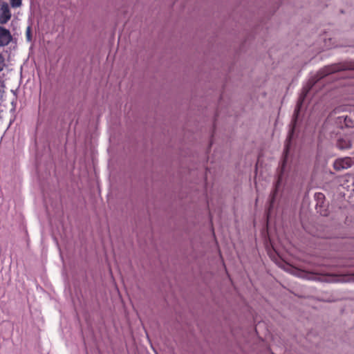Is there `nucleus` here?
I'll use <instances>...</instances> for the list:
<instances>
[{
	"mask_svg": "<svg viewBox=\"0 0 354 354\" xmlns=\"http://www.w3.org/2000/svg\"><path fill=\"white\" fill-rule=\"evenodd\" d=\"M344 117H345V115H339L335 119V123L342 129H345Z\"/></svg>",
	"mask_w": 354,
	"mask_h": 354,
	"instance_id": "1a4fd4ad",
	"label": "nucleus"
},
{
	"mask_svg": "<svg viewBox=\"0 0 354 354\" xmlns=\"http://www.w3.org/2000/svg\"><path fill=\"white\" fill-rule=\"evenodd\" d=\"M292 270H293V268H290V264L289 263V270H288L289 273L293 274Z\"/></svg>",
	"mask_w": 354,
	"mask_h": 354,
	"instance_id": "f3484780",
	"label": "nucleus"
},
{
	"mask_svg": "<svg viewBox=\"0 0 354 354\" xmlns=\"http://www.w3.org/2000/svg\"><path fill=\"white\" fill-rule=\"evenodd\" d=\"M344 120H345V128H354V118L352 116L345 115V117H344Z\"/></svg>",
	"mask_w": 354,
	"mask_h": 354,
	"instance_id": "6e6552de",
	"label": "nucleus"
},
{
	"mask_svg": "<svg viewBox=\"0 0 354 354\" xmlns=\"http://www.w3.org/2000/svg\"><path fill=\"white\" fill-rule=\"evenodd\" d=\"M344 109H345V108L343 106H337L330 113L329 115L330 116H333V115H335L337 114H339L342 112H344Z\"/></svg>",
	"mask_w": 354,
	"mask_h": 354,
	"instance_id": "f8f14e48",
	"label": "nucleus"
},
{
	"mask_svg": "<svg viewBox=\"0 0 354 354\" xmlns=\"http://www.w3.org/2000/svg\"><path fill=\"white\" fill-rule=\"evenodd\" d=\"M335 146L339 150H347L351 149L353 142L349 136L342 135L337 138Z\"/></svg>",
	"mask_w": 354,
	"mask_h": 354,
	"instance_id": "7ed1b4c3",
	"label": "nucleus"
},
{
	"mask_svg": "<svg viewBox=\"0 0 354 354\" xmlns=\"http://www.w3.org/2000/svg\"><path fill=\"white\" fill-rule=\"evenodd\" d=\"M10 3L12 8H17L21 6L22 0H10Z\"/></svg>",
	"mask_w": 354,
	"mask_h": 354,
	"instance_id": "ddd939ff",
	"label": "nucleus"
},
{
	"mask_svg": "<svg viewBox=\"0 0 354 354\" xmlns=\"http://www.w3.org/2000/svg\"><path fill=\"white\" fill-rule=\"evenodd\" d=\"M318 300H319V301H322L328 302V303H331V302L335 301V300H334V299H318Z\"/></svg>",
	"mask_w": 354,
	"mask_h": 354,
	"instance_id": "dca6fc26",
	"label": "nucleus"
},
{
	"mask_svg": "<svg viewBox=\"0 0 354 354\" xmlns=\"http://www.w3.org/2000/svg\"><path fill=\"white\" fill-rule=\"evenodd\" d=\"M281 176L279 175V178H278V180L275 185V190L274 192H273L272 194V198L270 199V206H269V208L268 209V216H269V214L270 212V209L272 207V205H273V203H274V197H275V195H276V192H277V190L279 189V186H280V183H281Z\"/></svg>",
	"mask_w": 354,
	"mask_h": 354,
	"instance_id": "0eeeda50",
	"label": "nucleus"
},
{
	"mask_svg": "<svg viewBox=\"0 0 354 354\" xmlns=\"http://www.w3.org/2000/svg\"><path fill=\"white\" fill-rule=\"evenodd\" d=\"M26 37L28 41H32V28L30 26H28L26 30Z\"/></svg>",
	"mask_w": 354,
	"mask_h": 354,
	"instance_id": "4468645a",
	"label": "nucleus"
},
{
	"mask_svg": "<svg viewBox=\"0 0 354 354\" xmlns=\"http://www.w3.org/2000/svg\"><path fill=\"white\" fill-rule=\"evenodd\" d=\"M346 71H354V61L334 64L324 67L318 72L315 78H312L309 80L306 86L303 88L302 92L297 100V105L294 111L291 124H289V145H290L294 131L302 120L304 116L303 104L310 90L313 88L316 83L324 77L333 73Z\"/></svg>",
	"mask_w": 354,
	"mask_h": 354,
	"instance_id": "f257e3e1",
	"label": "nucleus"
},
{
	"mask_svg": "<svg viewBox=\"0 0 354 354\" xmlns=\"http://www.w3.org/2000/svg\"><path fill=\"white\" fill-rule=\"evenodd\" d=\"M12 17V13L7 3L3 2L0 8V25L7 24Z\"/></svg>",
	"mask_w": 354,
	"mask_h": 354,
	"instance_id": "20e7f679",
	"label": "nucleus"
},
{
	"mask_svg": "<svg viewBox=\"0 0 354 354\" xmlns=\"http://www.w3.org/2000/svg\"><path fill=\"white\" fill-rule=\"evenodd\" d=\"M6 66L5 58L1 53H0V72L3 71Z\"/></svg>",
	"mask_w": 354,
	"mask_h": 354,
	"instance_id": "2eb2a0df",
	"label": "nucleus"
},
{
	"mask_svg": "<svg viewBox=\"0 0 354 354\" xmlns=\"http://www.w3.org/2000/svg\"><path fill=\"white\" fill-rule=\"evenodd\" d=\"M277 264L283 270H286L288 267V261L286 259L279 256V259L276 261Z\"/></svg>",
	"mask_w": 354,
	"mask_h": 354,
	"instance_id": "9d476101",
	"label": "nucleus"
},
{
	"mask_svg": "<svg viewBox=\"0 0 354 354\" xmlns=\"http://www.w3.org/2000/svg\"><path fill=\"white\" fill-rule=\"evenodd\" d=\"M315 198L316 201L315 208L317 212L320 214V215L326 216H328V211L327 208V205L325 204V196L322 193H316L315 194Z\"/></svg>",
	"mask_w": 354,
	"mask_h": 354,
	"instance_id": "f03ea898",
	"label": "nucleus"
},
{
	"mask_svg": "<svg viewBox=\"0 0 354 354\" xmlns=\"http://www.w3.org/2000/svg\"><path fill=\"white\" fill-rule=\"evenodd\" d=\"M12 40V36L8 29L0 26V47L8 46Z\"/></svg>",
	"mask_w": 354,
	"mask_h": 354,
	"instance_id": "39448f33",
	"label": "nucleus"
},
{
	"mask_svg": "<svg viewBox=\"0 0 354 354\" xmlns=\"http://www.w3.org/2000/svg\"><path fill=\"white\" fill-rule=\"evenodd\" d=\"M349 158H342L336 160L333 163V168L336 171H341L351 167Z\"/></svg>",
	"mask_w": 354,
	"mask_h": 354,
	"instance_id": "423d86ee",
	"label": "nucleus"
},
{
	"mask_svg": "<svg viewBox=\"0 0 354 354\" xmlns=\"http://www.w3.org/2000/svg\"><path fill=\"white\" fill-rule=\"evenodd\" d=\"M288 158V138L284 142V148H283V161L282 164V169H284L286 166V160Z\"/></svg>",
	"mask_w": 354,
	"mask_h": 354,
	"instance_id": "9b49d317",
	"label": "nucleus"
}]
</instances>
